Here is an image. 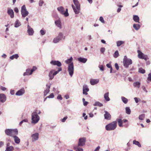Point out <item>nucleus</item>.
Returning a JSON list of instances; mask_svg holds the SVG:
<instances>
[{
  "instance_id": "obj_1",
  "label": "nucleus",
  "mask_w": 151,
  "mask_h": 151,
  "mask_svg": "<svg viewBox=\"0 0 151 151\" xmlns=\"http://www.w3.org/2000/svg\"><path fill=\"white\" fill-rule=\"evenodd\" d=\"M74 5L72 4V6L74 12L76 14H78L80 10V4L78 0H73Z\"/></svg>"
},
{
  "instance_id": "obj_2",
  "label": "nucleus",
  "mask_w": 151,
  "mask_h": 151,
  "mask_svg": "<svg viewBox=\"0 0 151 151\" xmlns=\"http://www.w3.org/2000/svg\"><path fill=\"white\" fill-rule=\"evenodd\" d=\"M116 126L117 122L114 121L107 125L105 127V128L107 131L113 130L116 129Z\"/></svg>"
},
{
  "instance_id": "obj_3",
  "label": "nucleus",
  "mask_w": 151,
  "mask_h": 151,
  "mask_svg": "<svg viewBox=\"0 0 151 151\" xmlns=\"http://www.w3.org/2000/svg\"><path fill=\"white\" fill-rule=\"evenodd\" d=\"M32 123L35 124L37 123L40 119V117L36 112H33L31 115Z\"/></svg>"
},
{
  "instance_id": "obj_4",
  "label": "nucleus",
  "mask_w": 151,
  "mask_h": 151,
  "mask_svg": "<svg viewBox=\"0 0 151 151\" xmlns=\"http://www.w3.org/2000/svg\"><path fill=\"white\" fill-rule=\"evenodd\" d=\"M57 9L60 13L63 15L65 17H67L69 16V14L68 13V9H66L65 10L64 7L61 6L58 7Z\"/></svg>"
},
{
  "instance_id": "obj_5",
  "label": "nucleus",
  "mask_w": 151,
  "mask_h": 151,
  "mask_svg": "<svg viewBox=\"0 0 151 151\" xmlns=\"http://www.w3.org/2000/svg\"><path fill=\"white\" fill-rule=\"evenodd\" d=\"M74 66L73 63H70L68 65L67 71L71 77H72L74 74Z\"/></svg>"
},
{
  "instance_id": "obj_6",
  "label": "nucleus",
  "mask_w": 151,
  "mask_h": 151,
  "mask_svg": "<svg viewBox=\"0 0 151 151\" xmlns=\"http://www.w3.org/2000/svg\"><path fill=\"white\" fill-rule=\"evenodd\" d=\"M21 14L23 18H25L29 14V12L27 11L24 5H23L21 7Z\"/></svg>"
},
{
  "instance_id": "obj_7",
  "label": "nucleus",
  "mask_w": 151,
  "mask_h": 151,
  "mask_svg": "<svg viewBox=\"0 0 151 151\" xmlns=\"http://www.w3.org/2000/svg\"><path fill=\"white\" fill-rule=\"evenodd\" d=\"M137 52L138 53V57L139 58L144 59L145 60H147L149 59L147 55H145L139 50H137Z\"/></svg>"
},
{
  "instance_id": "obj_8",
  "label": "nucleus",
  "mask_w": 151,
  "mask_h": 151,
  "mask_svg": "<svg viewBox=\"0 0 151 151\" xmlns=\"http://www.w3.org/2000/svg\"><path fill=\"white\" fill-rule=\"evenodd\" d=\"M123 63L124 66L127 68L129 65L132 63V61L131 59L128 58L127 60H123Z\"/></svg>"
},
{
  "instance_id": "obj_9",
  "label": "nucleus",
  "mask_w": 151,
  "mask_h": 151,
  "mask_svg": "<svg viewBox=\"0 0 151 151\" xmlns=\"http://www.w3.org/2000/svg\"><path fill=\"white\" fill-rule=\"evenodd\" d=\"M7 13L11 18L14 17V13L13 10L10 8H7Z\"/></svg>"
},
{
  "instance_id": "obj_10",
  "label": "nucleus",
  "mask_w": 151,
  "mask_h": 151,
  "mask_svg": "<svg viewBox=\"0 0 151 151\" xmlns=\"http://www.w3.org/2000/svg\"><path fill=\"white\" fill-rule=\"evenodd\" d=\"M27 32L28 33L29 35V36L32 35L34 32L33 28H31L29 25L27 26Z\"/></svg>"
},
{
  "instance_id": "obj_11",
  "label": "nucleus",
  "mask_w": 151,
  "mask_h": 151,
  "mask_svg": "<svg viewBox=\"0 0 151 151\" xmlns=\"http://www.w3.org/2000/svg\"><path fill=\"white\" fill-rule=\"evenodd\" d=\"M32 140V142L35 141L38 139L39 134L38 133H35L31 135Z\"/></svg>"
},
{
  "instance_id": "obj_12",
  "label": "nucleus",
  "mask_w": 151,
  "mask_h": 151,
  "mask_svg": "<svg viewBox=\"0 0 151 151\" xmlns=\"http://www.w3.org/2000/svg\"><path fill=\"white\" fill-rule=\"evenodd\" d=\"M55 23L57 27L60 29L62 28V23L60 18L56 20L55 22Z\"/></svg>"
},
{
  "instance_id": "obj_13",
  "label": "nucleus",
  "mask_w": 151,
  "mask_h": 151,
  "mask_svg": "<svg viewBox=\"0 0 151 151\" xmlns=\"http://www.w3.org/2000/svg\"><path fill=\"white\" fill-rule=\"evenodd\" d=\"M86 139L84 138L79 139L78 145L80 146H83L85 144Z\"/></svg>"
},
{
  "instance_id": "obj_14",
  "label": "nucleus",
  "mask_w": 151,
  "mask_h": 151,
  "mask_svg": "<svg viewBox=\"0 0 151 151\" xmlns=\"http://www.w3.org/2000/svg\"><path fill=\"white\" fill-rule=\"evenodd\" d=\"M83 94L85 95H87V92L89 91V89L88 88V86L86 84L84 85L83 87Z\"/></svg>"
},
{
  "instance_id": "obj_15",
  "label": "nucleus",
  "mask_w": 151,
  "mask_h": 151,
  "mask_svg": "<svg viewBox=\"0 0 151 151\" xmlns=\"http://www.w3.org/2000/svg\"><path fill=\"white\" fill-rule=\"evenodd\" d=\"M50 63L51 64L53 65H56L58 67H60L61 66V63L59 61L57 60H52Z\"/></svg>"
},
{
  "instance_id": "obj_16",
  "label": "nucleus",
  "mask_w": 151,
  "mask_h": 151,
  "mask_svg": "<svg viewBox=\"0 0 151 151\" xmlns=\"http://www.w3.org/2000/svg\"><path fill=\"white\" fill-rule=\"evenodd\" d=\"M6 100V96L3 93L0 94V101L1 103L4 102Z\"/></svg>"
},
{
  "instance_id": "obj_17",
  "label": "nucleus",
  "mask_w": 151,
  "mask_h": 151,
  "mask_svg": "<svg viewBox=\"0 0 151 151\" xmlns=\"http://www.w3.org/2000/svg\"><path fill=\"white\" fill-rule=\"evenodd\" d=\"M51 86V84L49 85L47 84L46 85L47 87L46 88L44 92V96H45L50 91V88Z\"/></svg>"
},
{
  "instance_id": "obj_18",
  "label": "nucleus",
  "mask_w": 151,
  "mask_h": 151,
  "mask_svg": "<svg viewBox=\"0 0 151 151\" xmlns=\"http://www.w3.org/2000/svg\"><path fill=\"white\" fill-rule=\"evenodd\" d=\"M104 112H105V114H104L105 119L107 120H110L111 118V115L106 111H105Z\"/></svg>"
},
{
  "instance_id": "obj_19",
  "label": "nucleus",
  "mask_w": 151,
  "mask_h": 151,
  "mask_svg": "<svg viewBox=\"0 0 151 151\" xmlns=\"http://www.w3.org/2000/svg\"><path fill=\"white\" fill-rule=\"evenodd\" d=\"M25 91L24 88H22L17 91L16 93V94L17 96H21L24 94V93Z\"/></svg>"
},
{
  "instance_id": "obj_20",
  "label": "nucleus",
  "mask_w": 151,
  "mask_h": 151,
  "mask_svg": "<svg viewBox=\"0 0 151 151\" xmlns=\"http://www.w3.org/2000/svg\"><path fill=\"white\" fill-rule=\"evenodd\" d=\"M12 129H7L5 130V132L6 134L7 135L12 136Z\"/></svg>"
},
{
  "instance_id": "obj_21",
  "label": "nucleus",
  "mask_w": 151,
  "mask_h": 151,
  "mask_svg": "<svg viewBox=\"0 0 151 151\" xmlns=\"http://www.w3.org/2000/svg\"><path fill=\"white\" fill-rule=\"evenodd\" d=\"M99 82V80L98 79H91L90 81V83L92 85H94Z\"/></svg>"
},
{
  "instance_id": "obj_22",
  "label": "nucleus",
  "mask_w": 151,
  "mask_h": 151,
  "mask_svg": "<svg viewBox=\"0 0 151 151\" xmlns=\"http://www.w3.org/2000/svg\"><path fill=\"white\" fill-rule=\"evenodd\" d=\"M54 72V70H51L49 72L48 76L49 77L50 80H51L53 78L54 76L53 74Z\"/></svg>"
},
{
  "instance_id": "obj_23",
  "label": "nucleus",
  "mask_w": 151,
  "mask_h": 151,
  "mask_svg": "<svg viewBox=\"0 0 151 151\" xmlns=\"http://www.w3.org/2000/svg\"><path fill=\"white\" fill-rule=\"evenodd\" d=\"M31 73V71L30 70V69L29 68L27 69L26 70V72H24L23 73V76H28L32 74V73Z\"/></svg>"
},
{
  "instance_id": "obj_24",
  "label": "nucleus",
  "mask_w": 151,
  "mask_h": 151,
  "mask_svg": "<svg viewBox=\"0 0 151 151\" xmlns=\"http://www.w3.org/2000/svg\"><path fill=\"white\" fill-rule=\"evenodd\" d=\"M78 60L79 62L83 63H85L87 60V59L86 58L82 57L78 58Z\"/></svg>"
},
{
  "instance_id": "obj_25",
  "label": "nucleus",
  "mask_w": 151,
  "mask_h": 151,
  "mask_svg": "<svg viewBox=\"0 0 151 151\" xmlns=\"http://www.w3.org/2000/svg\"><path fill=\"white\" fill-rule=\"evenodd\" d=\"M12 135H13L12 137H13V136H16L18 134V131L17 129H12Z\"/></svg>"
},
{
  "instance_id": "obj_26",
  "label": "nucleus",
  "mask_w": 151,
  "mask_h": 151,
  "mask_svg": "<svg viewBox=\"0 0 151 151\" xmlns=\"http://www.w3.org/2000/svg\"><path fill=\"white\" fill-rule=\"evenodd\" d=\"M57 37L60 40L62 39H64L65 37L64 36L63 33L61 32H60L59 33Z\"/></svg>"
},
{
  "instance_id": "obj_27",
  "label": "nucleus",
  "mask_w": 151,
  "mask_h": 151,
  "mask_svg": "<svg viewBox=\"0 0 151 151\" xmlns=\"http://www.w3.org/2000/svg\"><path fill=\"white\" fill-rule=\"evenodd\" d=\"M14 140L15 143L17 144H19L20 141V139L17 136H13Z\"/></svg>"
},
{
  "instance_id": "obj_28",
  "label": "nucleus",
  "mask_w": 151,
  "mask_h": 151,
  "mask_svg": "<svg viewBox=\"0 0 151 151\" xmlns=\"http://www.w3.org/2000/svg\"><path fill=\"white\" fill-rule=\"evenodd\" d=\"M21 25L20 22L18 19H17L14 23V27L16 28L19 27Z\"/></svg>"
},
{
  "instance_id": "obj_29",
  "label": "nucleus",
  "mask_w": 151,
  "mask_h": 151,
  "mask_svg": "<svg viewBox=\"0 0 151 151\" xmlns=\"http://www.w3.org/2000/svg\"><path fill=\"white\" fill-rule=\"evenodd\" d=\"M140 83L138 81H137L133 83V85L135 87L139 88L140 86Z\"/></svg>"
},
{
  "instance_id": "obj_30",
  "label": "nucleus",
  "mask_w": 151,
  "mask_h": 151,
  "mask_svg": "<svg viewBox=\"0 0 151 151\" xmlns=\"http://www.w3.org/2000/svg\"><path fill=\"white\" fill-rule=\"evenodd\" d=\"M73 58L72 57H71L69 59H68L66 60L65 62L67 64H70V63H73L72 62V61L73 60Z\"/></svg>"
},
{
  "instance_id": "obj_31",
  "label": "nucleus",
  "mask_w": 151,
  "mask_h": 151,
  "mask_svg": "<svg viewBox=\"0 0 151 151\" xmlns=\"http://www.w3.org/2000/svg\"><path fill=\"white\" fill-rule=\"evenodd\" d=\"M109 93L107 92L105 93L104 95V97L105 99L107 101H109L110 100V99L109 97Z\"/></svg>"
},
{
  "instance_id": "obj_32",
  "label": "nucleus",
  "mask_w": 151,
  "mask_h": 151,
  "mask_svg": "<svg viewBox=\"0 0 151 151\" xmlns=\"http://www.w3.org/2000/svg\"><path fill=\"white\" fill-rule=\"evenodd\" d=\"M134 20L136 22L140 23L139 22V18L137 15H134L133 17Z\"/></svg>"
},
{
  "instance_id": "obj_33",
  "label": "nucleus",
  "mask_w": 151,
  "mask_h": 151,
  "mask_svg": "<svg viewBox=\"0 0 151 151\" xmlns=\"http://www.w3.org/2000/svg\"><path fill=\"white\" fill-rule=\"evenodd\" d=\"M117 121L119 126L120 127H123V125L122 124V120L121 119H116Z\"/></svg>"
},
{
  "instance_id": "obj_34",
  "label": "nucleus",
  "mask_w": 151,
  "mask_h": 151,
  "mask_svg": "<svg viewBox=\"0 0 151 151\" xmlns=\"http://www.w3.org/2000/svg\"><path fill=\"white\" fill-rule=\"evenodd\" d=\"M133 27L136 30H138L140 27V25L139 24H134L133 25Z\"/></svg>"
},
{
  "instance_id": "obj_35",
  "label": "nucleus",
  "mask_w": 151,
  "mask_h": 151,
  "mask_svg": "<svg viewBox=\"0 0 151 151\" xmlns=\"http://www.w3.org/2000/svg\"><path fill=\"white\" fill-rule=\"evenodd\" d=\"M79 146L78 145L74 146L73 147L74 150L76 151H83V149L79 147Z\"/></svg>"
},
{
  "instance_id": "obj_36",
  "label": "nucleus",
  "mask_w": 151,
  "mask_h": 151,
  "mask_svg": "<svg viewBox=\"0 0 151 151\" xmlns=\"http://www.w3.org/2000/svg\"><path fill=\"white\" fill-rule=\"evenodd\" d=\"M14 149V147L12 146L9 147H6V149L5 151H12Z\"/></svg>"
},
{
  "instance_id": "obj_37",
  "label": "nucleus",
  "mask_w": 151,
  "mask_h": 151,
  "mask_svg": "<svg viewBox=\"0 0 151 151\" xmlns=\"http://www.w3.org/2000/svg\"><path fill=\"white\" fill-rule=\"evenodd\" d=\"M19 57L18 55L17 54L13 55L10 57V59L11 60H13L14 58L17 59Z\"/></svg>"
},
{
  "instance_id": "obj_38",
  "label": "nucleus",
  "mask_w": 151,
  "mask_h": 151,
  "mask_svg": "<svg viewBox=\"0 0 151 151\" xmlns=\"http://www.w3.org/2000/svg\"><path fill=\"white\" fill-rule=\"evenodd\" d=\"M133 143L134 144L138 146L139 147H141V146L140 144L138 141H136L135 140H134L133 141Z\"/></svg>"
},
{
  "instance_id": "obj_39",
  "label": "nucleus",
  "mask_w": 151,
  "mask_h": 151,
  "mask_svg": "<svg viewBox=\"0 0 151 151\" xmlns=\"http://www.w3.org/2000/svg\"><path fill=\"white\" fill-rule=\"evenodd\" d=\"M124 43V41H119L116 42V45L117 47L120 46L121 45Z\"/></svg>"
},
{
  "instance_id": "obj_40",
  "label": "nucleus",
  "mask_w": 151,
  "mask_h": 151,
  "mask_svg": "<svg viewBox=\"0 0 151 151\" xmlns=\"http://www.w3.org/2000/svg\"><path fill=\"white\" fill-rule=\"evenodd\" d=\"M94 106H97L99 107H101L103 106V105L101 103L98 101L96 102L95 104H93Z\"/></svg>"
},
{
  "instance_id": "obj_41",
  "label": "nucleus",
  "mask_w": 151,
  "mask_h": 151,
  "mask_svg": "<svg viewBox=\"0 0 151 151\" xmlns=\"http://www.w3.org/2000/svg\"><path fill=\"white\" fill-rule=\"evenodd\" d=\"M122 100V101L124 103V104H127L128 101V100L126 98H125L124 97L122 96L121 97Z\"/></svg>"
},
{
  "instance_id": "obj_42",
  "label": "nucleus",
  "mask_w": 151,
  "mask_h": 151,
  "mask_svg": "<svg viewBox=\"0 0 151 151\" xmlns=\"http://www.w3.org/2000/svg\"><path fill=\"white\" fill-rule=\"evenodd\" d=\"M60 40L57 37H56L54 38L53 39V42L55 43H56L60 41Z\"/></svg>"
},
{
  "instance_id": "obj_43",
  "label": "nucleus",
  "mask_w": 151,
  "mask_h": 151,
  "mask_svg": "<svg viewBox=\"0 0 151 151\" xmlns=\"http://www.w3.org/2000/svg\"><path fill=\"white\" fill-rule=\"evenodd\" d=\"M126 112L128 114H129L131 113V110L129 107H127L125 108Z\"/></svg>"
},
{
  "instance_id": "obj_44",
  "label": "nucleus",
  "mask_w": 151,
  "mask_h": 151,
  "mask_svg": "<svg viewBox=\"0 0 151 151\" xmlns=\"http://www.w3.org/2000/svg\"><path fill=\"white\" fill-rule=\"evenodd\" d=\"M150 82H151V73L148 74V76L147 78V83H149Z\"/></svg>"
},
{
  "instance_id": "obj_45",
  "label": "nucleus",
  "mask_w": 151,
  "mask_h": 151,
  "mask_svg": "<svg viewBox=\"0 0 151 151\" xmlns=\"http://www.w3.org/2000/svg\"><path fill=\"white\" fill-rule=\"evenodd\" d=\"M62 70V69L61 68H59L58 69V70L57 71H55L54 70V72L53 73L54 75L55 76L60 71H61Z\"/></svg>"
},
{
  "instance_id": "obj_46",
  "label": "nucleus",
  "mask_w": 151,
  "mask_h": 151,
  "mask_svg": "<svg viewBox=\"0 0 151 151\" xmlns=\"http://www.w3.org/2000/svg\"><path fill=\"white\" fill-rule=\"evenodd\" d=\"M138 71L139 73L142 74L144 73L145 72V70L142 68H139Z\"/></svg>"
},
{
  "instance_id": "obj_47",
  "label": "nucleus",
  "mask_w": 151,
  "mask_h": 151,
  "mask_svg": "<svg viewBox=\"0 0 151 151\" xmlns=\"http://www.w3.org/2000/svg\"><path fill=\"white\" fill-rule=\"evenodd\" d=\"M145 117V114H142L140 115L139 116V119L141 120H143L144 119Z\"/></svg>"
},
{
  "instance_id": "obj_48",
  "label": "nucleus",
  "mask_w": 151,
  "mask_h": 151,
  "mask_svg": "<svg viewBox=\"0 0 151 151\" xmlns=\"http://www.w3.org/2000/svg\"><path fill=\"white\" fill-rule=\"evenodd\" d=\"M119 56V53L118 50H116L113 56L115 58H117Z\"/></svg>"
},
{
  "instance_id": "obj_49",
  "label": "nucleus",
  "mask_w": 151,
  "mask_h": 151,
  "mask_svg": "<svg viewBox=\"0 0 151 151\" xmlns=\"http://www.w3.org/2000/svg\"><path fill=\"white\" fill-rule=\"evenodd\" d=\"M37 69V67L35 66H34L32 68L30 69V70L31 71V73L32 74L33 72L36 70Z\"/></svg>"
},
{
  "instance_id": "obj_50",
  "label": "nucleus",
  "mask_w": 151,
  "mask_h": 151,
  "mask_svg": "<svg viewBox=\"0 0 151 151\" xmlns=\"http://www.w3.org/2000/svg\"><path fill=\"white\" fill-rule=\"evenodd\" d=\"M28 122V120L27 119H25L23 120H22V121L20 122L19 123V125H21V124L23 123V122Z\"/></svg>"
},
{
  "instance_id": "obj_51",
  "label": "nucleus",
  "mask_w": 151,
  "mask_h": 151,
  "mask_svg": "<svg viewBox=\"0 0 151 151\" xmlns=\"http://www.w3.org/2000/svg\"><path fill=\"white\" fill-rule=\"evenodd\" d=\"M40 32L41 35H45L46 33L45 31L43 29H41L40 31Z\"/></svg>"
},
{
  "instance_id": "obj_52",
  "label": "nucleus",
  "mask_w": 151,
  "mask_h": 151,
  "mask_svg": "<svg viewBox=\"0 0 151 151\" xmlns=\"http://www.w3.org/2000/svg\"><path fill=\"white\" fill-rule=\"evenodd\" d=\"M54 96L53 93H51L49 96H47V98H53L54 97Z\"/></svg>"
},
{
  "instance_id": "obj_53",
  "label": "nucleus",
  "mask_w": 151,
  "mask_h": 151,
  "mask_svg": "<svg viewBox=\"0 0 151 151\" xmlns=\"http://www.w3.org/2000/svg\"><path fill=\"white\" fill-rule=\"evenodd\" d=\"M135 102L136 103H138L139 101H140V99L139 98L135 97L134 98Z\"/></svg>"
},
{
  "instance_id": "obj_54",
  "label": "nucleus",
  "mask_w": 151,
  "mask_h": 151,
  "mask_svg": "<svg viewBox=\"0 0 151 151\" xmlns=\"http://www.w3.org/2000/svg\"><path fill=\"white\" fill-rule=\"evenodd\" d=\"M44 3V1L42 0H40L39 1V5L40 6H41Z\"/></svg>"
},
{
  "instance_id": "obj_55",
  "label": "nucleus",
  "mask_w": 151,
  "mask_h": 151,
  "mask_svg": "<svg viewBox=\"0 0 151 151\" xmlns=\"http://www.w3.org/2000/svg\"><path fill=\"white\" fill-rule=\"evenodd\" d=\"M99 68L100 70L103 71L104 70V66L102 65H100L99 66Z\"/></svg>"
},
{
  "instance_id": "obj_56",
  "label": "nucleus",
  "mask_w": 151,
  "mask_h": 151,
  "mask_svg": "<svg viewBox=\"0 0 151 151\" xmlns=\"http://www.w3.org/2000/svg\"><path fill=\"white\" fill-rule=\"evenodd\" d=\"M99 20L102 23H105V21L104 19L102 17H100Z\"/></svg>"
},
{
  "instance_id": "obj_57",
  "label": "nucleus",
  "mask_w": 151,
  "mask_h": 151,
  "mask_svg": "<svg viewBox=\"0 0 151 151\" xmlns=\"http://www.w3.org/2000/svg\"><path fill=\"white\" fill-rule=\"evenodd\" d=\"M105 50V48L104 47H102L100 49V51L102 53H104Z\"/></svg>"
},
{
  "instance_id": "obj_58",
  "label": "nucleus",
  "mask_w": 151,
  "mask_h": 151,
  "mask_svg": "<svg viewBox=\"0 0 151 151\" xmlns=\"http://www.w3.org/2000/svg\"><path fill=\"white\" fill-rule=\"evenodd\" d=\"M67 116H66L64 117L63 119H61V122H64L67 119Z\"/></svg>"
},
{
  "instance_id": "obj_59",
  "label": "nucleus",
  "mask_w": 151,
  "mask_h": 151,
  "mask_svg": "<svg viewBox=\"0 0 151 151\" xmlns=\"http://www.w3.org/2000/svg\"><path fill=\"white\" fill-rule=\"evenodd\" d=\"M115 67L116 68L117 70H118L119 69V67L118 64L117 63H115Z\"/></svg>"
},
{
  "instance_id": "obj_60",
  "label": "nucleus",
  "mask_w": 151,
  "mask_h": 151,
  "mask_svg": "<svg viewBox=\"0 0 151 151\" xmlns=\"http://www.w3.org/2000/svg\"><path fill=\"white\" fill-rule=\"evenodd\" d=\"M57 99H58L61 100L62 99V98L60 95H59L57 97Z\"/></svg>"
},
{
  "instance_id": "obj_61",
  "label": "nucleus",
  "mask_w": 151,
  "mask_h": 151,
  "mask_svg": "<svg viewBox=\"0 0 151 151\" xmlns=\"http://www.w3.org/2000/svg\"><path fill=\"white\" fill-rule=\"evenodd\" d=\"M0 88L3 91H5L6 89L5 87H3L2 86H1L0 87Z\"/></svg>"
},
{
  "instance_id": "obj_62",
  "label": "nucleus",
  "mask_w": 151,
  "mask_h": 151,
  "mask_svg": "<svg viewBox=\"0 0 151 151\" xmlns=\"http://www.w3.org/2000/svg\"><path fill=\"white\" fill-rule=\"evenodd\" d=\"M106 66L108 68H110L112 67L110 63H109L107 64Z\"/></svg>"
},
{
  "instance_id": "obj_63",
  "label": "nucleus",
  "mask_w": 151,
  "mask_h": 151,
  "mask_svg": "<svg viewBox=\"0 0 151 151\" xmlns=\"http://www.w3.org/2000/svg\"><path fill=\"white\" fill-rule=\"evenodd\" d=\"M14 11H15V12L16 13H18L19 12L18 9L17 7L14 8Z\"/></svg>"
},
{
  "instance_id": "obj_64",
  "label": "nucleus",
  "mask_w": 151,
  "mask_h": 151,
  "mask_svg": "<svg viewBox=\"0 0 151 151\" xmlns=\"http://www.w3.org/2000/svg\"><path fill=\"white\" fill-rule=\"evenodd\" d=\"M100 147L99 146H98L95 149L94 151H99L100 149Z\"/></svg>"
}]
</instances>
